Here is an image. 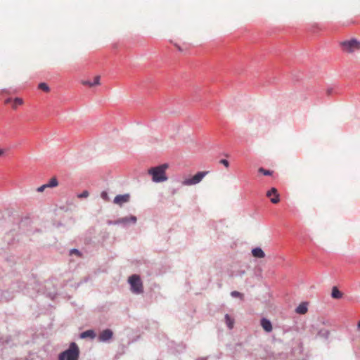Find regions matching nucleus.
Wrapping results in <instances>:
<instances>
[{
    "mask_svg": "<svg viewBox=\"0 0 360 360\" xmlns=\"http://www.w3.org/2000/svg\"><path fill=\"white\" fill-rule=\"evenodd\" d=\"M168 167L169 165L164 163L148 169V174L151 176L152 181L154 183H162L167 181L168 177L166 174V170Z\"/></svg>",
    "mask_w": 360,
    "mask_h": 360,
    "instance_id": "nucleus-1",
    "label": "nucleus"
},
{
    "mask_svg": "<svg viewBox=\"0 0 360 360\" xmlns=\"http://www.w3.org/2000/svg\"><path fill=\"white\" fill-rule=\"evenodd\" d=\"M79 355L78 346L76 343L72 342L68 349L60 354L59 360H78Z\"/></svg>",
    "mask_w": 360,
    "mask_h": 360,
    "instance_id": "nucleus-2",
    "label": "nucleus"
},
{
    "mask_svg": "<svg viewBox=\"0 0 360 360\" xmlns=\"http://www.w3.org/2000/svg\"><path fill=\"white\" fill-rule=\"evenodd\" d=\"M128 282L130 285L131 291L136 295L143 292V283L137 274H133L129 277Z\"/></svg>",
    "mask_w": 360,
    "mask_h": 360,
    "instance_id": "nucleus-3",
    "label": "nucleus"
},
{
    "mask_svg": "<svg viewBox=\"0 0 360 360\" xmlns=\"http://www.w3.org/2000/svg\"><path fill=\"white\" fill-rule=\"evenodd\" d=\"M342 47L346 51L352 53L356 50L360 49V41L356 39H352L348 41H345L341 43Z\"/></svg>",
    "mask_w": 360,
    "mask_h": 360,
    "instance_id": "nucleus-4",
    "label": "nucleus"
},
{
    "mask_svg": "<svg viewBox=\"0 0 360 360\" xmlns=\"http://www.w3.org/2000/svg\"><path fill=\"white\" fill-rule=\"evenodd\" d=\"M207 174V172H199L195 174L193 177L184 180L181 183L183 186H192L200 183L205 176Z\"/></svg>",
    "mask_w": 360,
    "mask_h": 360,
    "instance_id": "nucleus-5",
    "label": "nucleus"
},
{
    "mask_svg": "<svg viewBox=\"0 0 360 360\" xmlns=\"http://www.w3.org/2000/svg\"><path fill=\"white\" fill-rule=\"evenodd\" d=\"M120 225L123 227H127L129 224H135L137 221L136 216L131 215L129 217H124L119 219Z\"/></svg>",
    "mask_w": 360,
    "mask_h": 360,
    "instance_id": "nucleus-6",
    "label": "nucleus"
},
{
    "mask_svg": "<svg viewBox=\"0 0 360 360\" xmlns=\"http://www.w3.org/2000/svg\"><path fill=\"white\" fill-rule=\"evenodd\" d=\"M113 335V333L110 329L103 330L98 335V340L102 342H108Z\"/></svg>",
    "mask_w": 360,
    "mask_h": 360,
    "instance_id": "nucleus-7",
    "label": "nucleus"
},
{
    "mask_svg": "<svg viewBox=\"0 0 360 360\" xmlns=\"http://www.w3.org/2000/svg\"><path fill=\"white\" fill-rule=\"evenodd\" d=\"M130 199V195L126 193L124 195H117L113 200V202L116 205L122 206L124 203L128 202Z\"/></svg>",
    "mask_w": 360,
    "mask_h": 360,
    "instance_id": "nucleus-8",
    "label": "nucleus"
},
{
    "mask_svg": "<svg viewBox=\"0 0 360 360\" xmlns=\"http://www.w3.org/2000/svg\"><path fill=\"white\" fill-rule=\"evenodd\" d=\"M260 323H261L262 328L266 332H267V333L271 332V330L273 329L272 324H271V322L269 319H267L266 318H262L261 319Z\"/></svg>",
    "mask_w": 360,
    "mask_h": 360,
    "instance_id": "nucleus-9",
    "label": "nucleus"
},
{
    "mask_svg": "<svg viewBox=\"0 0 360 360\" xmlns=\"http://www.w3.org/2000/svg\"><path fill=\"white\" fill-rule=\"evenodd\" d=\"M252 255L256 258H264L265 257L264 252L260 248H255L252 250Z\"/></svg>",
    "mask_w": 360,
    "mask_h": 360,
    "instance_id": "nucleus-10",
    "label": "nucleus"
},
{
    "mask_svg": "<svg viewBox=\"0 0 360 360\" xmlns=\"http://www.w3.org/2000/svg\"><path fill=\"white\" fill-rule=\"evenodd\" d=\"M95 337H96V333L93 330H87L86 331L82 332L80 334V338L82 339H85L87 338L94 339Z\"/></svg>",
    "mask_w": 360,
    "mask_h": 360,
    "instance_id": "nucleus-11",
    "label": "nucleus"
},
{
    "mask_svg": "<svg viewBox=\"0 0 360 360\" xmlns=\"http://www.w3.org/2000/svg\"><path fill=\"white\" fill-rule=\"evenodd\" d=\"M295 311L299 314H304L307 311V304L302 302L296 308Z\"/></svg>",
    "mask_w": 360,
    "mask_h": 360,
    "instance_id": "nucleus-12",
    "label": "nucleus"
},
{
    "mask_svg": "<svg viewBox=\"0 0 360 360\" xmlns=\"http://www.w3.org/2000/svg\"><path fill=\"white\" fill-rule=\"evenodd\" d=\"M82 84L84 85L89 86H94L96 85H98L100 84V76L95 77L93 82H90V81H89V80H83V81H82Z\"/></svg>",
    "mask_w": 360,
    "mask_h": 360,
    "instance_id": "nucleus-13",
    "label": "nucleus"
},
{
    "mask_svg": "<svg viewBox=\"0 0 360 360\" xmlns=\"http://www.w3.org/2000/svg\"><path fill=\"white\" fill-rule=\"evenodd\" d=\"M331 297L334 299H340L342 297V293L336 286H334L332 288Z\"/></svg>",
    "mask_w": 360,
    "mask_h": 360,
    "instance_id": "nucleus-14",
    "label": "nucleus"
},
{
    "mask_svg": "<svg viewBox=\"0 0 360 360\" xmlns=\"http://www.w3.org/2000/svg\"><path fill=\"white\" fill-rule=\"evenodd\" d=\"M330 335V331L326 329H321L318 332V336L324 339L328 340Z\"/></svg>",
    "mask_w": 360,
    "mask_h": 360,
    "instance_id": "nucleus-15",
    "label": "nucleus"
},
{
    "mask_svg": "<svg viewBox=\"0 0 360 360\" xmlns=\"http://www.w3.org/2000/svg\"><path fill=\"white\" fill-rule=\"evenodd\" d=\"M58 184V180L56 177L51 178L49 181L46 184L48 188H53L57 186Z\"/></svg>",
    "mask_w": 360,
    "mask_h": 360,
    "instance_id": "nucleus-16",
    "label": "nucleus"
},
{
    "mask_svg": "<svg viewBox=\"0 0 360 360\" xmlns=\"http://www.w3.org/2000/svg\"><path fill=\"white\" fill-rule=\"evenodd\" d=\"M225 320L228 327L231 329L233 326V321L231 319L229 314L225 315Z\"/></svg>",
    "mask_w": 360,
    "mask_h": 360,
    "instance_id": "nucleus-17",
    "label": "nucleus"
},
{
    "mask_svg": "<svg viewBox=\"0 0 360 360\" xmlns=\"http://www.w3.org/2000/svg\"><path fill=\"white\" fill-rule=\"evenodd\" d=\"M258 171H259V172L262 173L265 176H270V175L272 174V172L271 171L266 170V169H264L262 167H260Z\"/></svg>",
    "mask_w": 360,
    "mask_h": 360,
    "instance_id": "nucleus-18",
    "label": "nucleus"
},
{
    "mask_svg": "<svg viewBox=\"0 0 360 360\" xmlns=\"http://www.w3.org/2000/svg\"><path fill=\"white\" fill-rule=\"evenodd\" d=\"M39 88L45 91H49V86L46 83H44V82H41L39 84Z\"/></svg>",
    "mask_w": 360,
    "mask_h": 360,
    "instance_id": "nucleus-19",
    "label": "nucleus"
},
{
    "mask_svg": "<svg viewBox=\"0 0 360 360\" xmlns=\"http://www.w3.org/2000/svg\"><path fill=\"white\" fill-rule=\"evenodd\" d=\"M278 192H277V190L276 188H271L267 193H266V195L268 197H271L272 195H276L277 194Z\"/></svg>",
    "mask_w": 360,
    "mask_h": 360,
    "instance_id": "nucleus-20",
    "label": "nucleus"
},
{
    "mask_svg": "<svg viewBox=\"0 0 360 360\" xmlns=\"http://www.w3.org/2000/svg\"><path fill=\"white\" fill-rule=\"evenodd\" d=\"M89 195V193L87 191H84L82 193L77 195L79 198H86Z\"/></svg>",
    "mask_w": 360,
    "mask_h": 360,
    "instance_id": "nucleus-21",
    "label": "nucleus"
},
{
    "mask_svg": "<svg viewBox=\"0 0 360 360\" xmlns=\"http://www.w3.org/2000/svg\"><path fill=\"white\" fill-rule=\"evenodd\" d=\"M101 197L103 200H105V201H109L110 200V198L108 196V194L106 191H103L101 192Z\"/></svg>",
    "mask_w": 360,
    "mask_h": 360,
    "instance_id": "nucleus-22",
    "label": "nucleus"
},
{
    "mask_svg": "<svg viewBox=\"0 0 360 360\" xmlns=\"http://www.w3.org/2000/svg\"><path fill=\"white\" fill-rule=\"evenodd\" d=\"M22 100L20 98H15L13 101V107L15 108L18 105H21Z\"/></svg>",
    "mask_w": 360,
    "mask_h": 360,
    "instance_id": "nucleus-23",
    "label": "nucleus"
},
{
    "mask_svg": "<svg viewBox=\"0 0 360 360\" xmlns=\"http://www.w3.org/2000/svg\"><path fill=\"white\" fill-rule=\"evenodd\" d=\"M280 200L278 193L274 195V197L271 199V202L277 203Z\"/></svg>",
    "mask_w": 360,
    "mask_h": 360,
    "instance_id": "nucleus-24",
    "label": "nucleus"
},
{
    "mask_svg": "<svg viewBox=\"0 0 360 360\" xmlns=\"http://www.w3.org/2000/svg\"><path fill=\"white\" fill-rule=\"evenodd\" d=\"M107 224L108 225H120V220L119 219L115 221L108 220Z\"/></svg>",
    "mask_w": 360,
    "mask_h": 360,
    "instance_id": "nucleus-25",
    "label": "nucleus"
},
{
    "mask_svg": "<svg viewBox=\"0 0 360 360\" xmlns=\"http://www.w3.org/2000/svg\"><path fill=\"white\" fill-rule=\"evenodd\" d=\"M231 295L233 297H240L242 296V294L238 291H232L231 292Z\"/></svg>",
    "mask_w": 360,
    "mask_h": 360,
    "instance_id": "nucleus-26",
    "label": "nucleus"
},
{
    "mask_svg": "<svg viewBox=\"0 0 360 360\" xmlns=\"http://www.w3.org/2000/svg\"><path fill=\"white\" fill-rule=\"evenodd\" d=\"M70 255L75 254V255H78V256H79V255H80V252H79V251L77 249H75V248H74V249H71V250H70Z\"/></svg>",
    "mask_w": 360,
    "mask_h": 360,
    "instance_id": "nucleus-27",
    "label": "nucleus"
},
{
    "mask_svg": "<svg viewBox=\"0 0 360 360\" xmlns=\"http://www.w3.org/2000/svg\"><path fill=\"white\" fill-rule=\"evenodd\" d=\"M48 188V187H47V186H46V184H44V185H42V186H41L38 187V188H37V191L38 192H43V191H44L46 188Z\"/></svg>",
    "mask_w": 360,
    "mask_h": 360,
    "instance_id": "nucleus-28",
    "label": "nucleus"
},
{
    "mask_svg": "<svg viewBox=\"0 0 360 360\" xmlns=\"http://www.w3.org/2000/svg\"><path fill=\"white\" fill-rule=\"evenodd\" d=\"M221 164H222L223 165H224L226 167H229V162L228 160H225V159H222L220 160L219 162Z\"/></svg>",
    "mask_w": 360,
    "mask_h": 360,
    "instance_id": "nucleus-29",
    "label": "nucleus"
},
{
    "mask_svg": "<svg viewBox=\"0 0 360 360\" xmlns=\"http://www.w3.org/2000/svg\"><path fill=\"white\" fill-rule=\"evenodd\" d=\"M333 91V87H328L327 89H326V93L328 96H330Z\"/></svg>",
    "mask_w": 360,
    "mask_h": 360,
    "instance_id": "nucleus-30",
    "label": "nucleus"
},
{
    "mask_svg": "<svg viewBox=\"0 0 360 360\" xmlns=\"http://www.w3.org/2000/svg\"><path fill=\"white\" fill-rule=\"evenodd\" d=\"M356 329L357 330H360V321L357 323Z\"/></svg>",
    "mask_w": 360,
    "mask_h": 360,
    "instance_id": "nucleus-31",
    "label": "nucleus"
},
{
    "mask_svg": "<svg viewBox=\"0 0 360 360\" xmlns=\"http://www.w3.org/2000/svg\"><path fill=\"white\" fill-rule=\"evenodd\" d=\"M4 153V150L2 149H0V156L2 155Z\"/></svg>",
    "mask_w": 360,
    "mask_h": 360,
    "instance_id": "nucleus-32",
    "label": "nucleus"
},
{
    "mask_svg": "<svg viewBox=\"0 0 360 360\" xmlns=\"http://www.w3.org/2000/svg\"><path fill=\"white\" fill-rule=\"evenodd\" d=\"M176 47L178 48V49H179V51H181V47H180V46H176Z\"/></svg>",
    "mask_w": 360,
    "mask_h": 360,
    "instance_id": "nucleus-33",
    "label": "nucleus"
},
{
    "mask_svg": "<svg viewBox=\"0 0 360 360\" xmlns=\"http://www.w3.org/2000/svg\"><path fill=\"white\" fill-rule=\"evenodd\" d=\"M10 101H11V99H7L6 102V103H8V102H10Z\"/></svg>",
    "mask_w": 360,
    "mask_h": 360,
    "instance_id": "nucleus-34",
    "label": "nucleus"
}]
</instances>
